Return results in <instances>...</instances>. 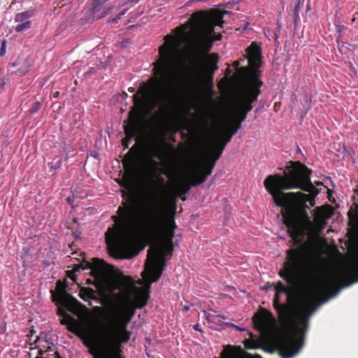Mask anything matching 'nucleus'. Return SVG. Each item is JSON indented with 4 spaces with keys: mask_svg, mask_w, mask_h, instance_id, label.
Wrapping results in <instances>:
<instances>
[{
    "mask_svg": "<svg viewBox=\"0 0 358 358\" xmlns=\"http://www.w3.org/2000/svg\"><path fill=\"white\" fill-rule=\"evenodd\" d=\"M312 169L300 162H289L283 174L268 175L264 180V188L276 206L281 207L282 223L296 248L286 252V261L278 271V276L292 285L307 266L308 248L303 241L307 235L324 229L327 220L331 215L329 205L314 209V219L308 213V202L315 206L319 190L311 181Z\"/></svg>",
    "mask_w": 358,
    "mask_h": 358,
    "instance_id": "f257e3e1",
    "label": "nucleus"
},
{
    "mask_svg": "<svg viewBox=\"0 0 358 358\" xmlns=\"http://www.w3.org/2000/svg\"><path fill=\"white\" fill-rule=\"evenodd\" d=\"M164 38V43L158 50L159 58L152 64L153 76L147 83H142L134 94V106L129 113V123L124 127L126 137L122 140V145L124 148H129V142L138 132L140 107L143 106L151 111L155 106H159L163 113L171 114L179 107L186 93L199 92L206 83L212 84L213 75L218 69V55L208 54L203 69L191 73L190 76L162 93V87L171 78L176 64L179 47L176 36L167 34Z\"/></svg>",
    "mask_w": 358,
    "mask_h": 358,
    "instance_id": "f03ea898",
    "label": "nucleus"
},
{
    "mask_svg": "<svg viewBox=\"0 0 358 358\" xmlns=\"http://www.w3.org/2000/svg\"><path fill=\"white\" fill-rule=\"evenodd\" d=\"M117 215L111 219L115 224L105 233V238L111 256L117 259H129L134 256L128 250V236L135 229L136 222L141 230L148 235L159 234L162 243L157 246L166 249L169 257L173 251V238L177 225L173 216H166L164 206L158 202L150 205L136 217L135 207L128 201L119 206Z\"/></svg>",
    "mask_w": 358,
    "mask_h": 358,
    "instance_id": "7ed1b4c3",
    "label": "nucleus"
},
{
    "mask_svg": "<svg viewBox=\"0 0 358 358\" xmlns=\"http://www.w3.org/2000/svg\"><path fill=\"white\" fill-rule=\"evenodd\" d=\"M340 277L329 274L311 285L307 294L300 296L289 289L287 303L290 310L287 313L286 324H280L282 336L274 339L273 345L282 358H292L303 347L309 327V319L318 306L334 296L339 290Z\"/></svg>",
    "mask_w": 358,
    "mask_h": 358,
    "instance_id": "20e7f679",
    "label": "nucleus"
},
{
    "mask_svg": "<svg viewBox=\"0 0 358 358\" xmlns=\"http://www.w3.org/2000/svg\"><path fill=\"white\" fill-rule=\"evenodd\" d=\"M229 13L227 10H200L192 15L188 21L191 24V35L195 45L200 51L208 53L214 42L222 38V34L215 33V27L222 28L224 15Z\"/></svg>",
    "mask_w": 358,
    "mask_h": 358,
    "instance_id": "39448f33",
    "label": "nucleus"
},
{
    "mask_svg": "<svg viewBox=\"0 0 358 358\" xmlns=\"http://www.w3.org/2000/svg\"><path fill=\"white\" fill-rule=\"evenodd\" d=\"M66 281L58 280L56 282L55 291H51L52 298L57 306V314L61 317L60 323L66 325L69 331L76 333L77 327H79L78 322L68 314L66 310L73 315L81 316L87 313L88 309L85 305L68 293Z\"/></svg>",
    "mask_w": 358,
    "mask_h": 358,
    "instance_id": "423d86ee",
    "label": "nucleus"
},
{
    "mask_svg": "<svg viewBox=\"0 0 358 358\" xmlns=\"http://www.w3.org/2000/svg\"><path fill=\"white\" fill-rule=\"evenodd\" d=\"M263 82L258 79L255 72L251 78L243 85L231 108V116L242 124L247 118V114L252 110V103L257 101L261 94Z\"/></svg>",
    "mask_w": 358,
    "mask_h": 358,
    "instance_id": "0eeeda50",
    "label": "nucleus"
},
{
    "mask_svg": "<svg viewBox=\"0 0 358 358\" xmlns=\"http://www.w3.org/2000/svg\"><path fill=\"white\" fill-rule=\"evenodd\" d=\"M135 315V307L131 303L121 306L117 313L113 326H107L102 332L106 336V341L111 345L121 347L122 343L128 341L131 333L127 331V325Z\"/></svg>",
    "mask_w": 358,
    "mask_h": 358,
    "instance_id": "6e6552de",
    "label": "nucleus"
},
{
    "mask_svg": "<svg viewBox=\"0 0 358 358\" xmlns=\"http://www.w3.org/2000/svg\"><path fill=\"white\" fill-rule=\"evenodd\" d=\"M167 249L155 246L148 250V262L145 270L142 273L143 280L151 285L159 280L166 266Z\"/></svg>",
    "mask_w": 358,
    "mask_h": 358,
    "instance_id": "1a4fd4ad",
    "label": "nucleus"
},
{
    "mask_svg": "<svg viewBox=\"0 0 358 358\" xmlns=\"http://www.w3.org/2000/svg\"><path fill=\"white\" fill-rule=\"evenodd\" d=\"M73 334L82 339L83 343L89 349V353L94 358H108L109 352L120 351V347L113 346L108 343L106 336L103 333L99 338L92 333L84 334L78 326L77 332Z\"/></svg>",
    "mask_w": 358,
    "mask_h": 358,
    "instance_id": "9d476101",
    "label": "nucleus"
},
{
    "mask_svg": "<svg viewBox=\"0 0 358 358\" xmlns=\"http://www.w3.org/2000/svg\"><path fill=\"white\" fill-rule=\"evenodd\" d=\"M234 134L228 128L214 137L209 143L208 152L203 162L209 166L208 173H212L216 162L220 157L222 152L229 142H231V137Z\"/></svg>",
    "mask_w": 358,
    "mask_h": 358,
    "instance_id": "9b49d317",
    "label": "nucleus"
},
{
    "mask_svg": "<svg viewBox=\"0 0 358 358\" xmlns=\"http://www.w3.org/2000/svg\"><path fill=\"white\" fill-rule=\"evenodd\" d=\"M209 166L203 161L196 171L189 179L180 182L176 188V194L183 201L186 199L185 195L189 191L192 186H197L204 182L211 173H208Z\"/></svg>",
    "mask_w": 358,
    "mask_h": 358,
    "instance_id": "f8f14e48",
    "label": "nucleus"
},
{
    "mask_svg": "<svg viewBox=\"0 0 358 358\" xmlns=\"http://www.w3.org/2000/svg\"><path fill=\"white\" fill-rule=\"evenodd\" d=\"M244 58L248 59L250 67L242 66L239 71L243 76H249L248 79L251 78L255 72L259 79L260 71L259 68L261 66L262 48L256 42H252L247 48Z\"/></svg>",
    "mask_w": 358,
    "mask_h": 358,
    "instance_id": "ddd939ff",
    "label": "nucleus"
},
{
    "mask_svg": "<svg viewBox=\"0 0 358 358\" xmlns=\"http://www.w3.org/2000/svg\"><path fill=\"white\" fill-rule=\"evenodd\" d=\"M137 153L138 148L136 145H134L122 159L125 176L123 177V181L119 183L122 187L128 189L131 187V178L137 169Z\"/></svg>",
    "mask_w": 358,
    "mask_h": 358,
    "instance_id": "4468645a",
    "label": "nucleus"
},
{
    "mask_svg": "<svg viewBox=\"0 0 358 358\" xmlns=\"http://www.w3.org/2000/svg\"><path fill=\"white\" fill-rule=\"evenodd\" d=\"M82 255L84 256L83 262L74 265L71 272H78L81 269H90V275L94 278L95 280L100 279L106 270L107 264L98 257H94L92 262L85 261V254L83 253Z\"/></svg>",
    "mask_w": 358,
    "mask_h": 358,
    "instance_id": "2eb2a0df",
    "label": "nucleus"
},
{
    "mask_svg": "<svg viewBox=\"0 0 358 358\" xmlns=\"http://www.w3.org/2000/svg\"><path fill=\"white\" fill-rule=\"evenodd\" d=\"M178 197L179 196L176 194H167L165 192L163 194L160 195L159 196H158L155 199H151V202H150L144 208H146L150 205H154L156 203L160 202L164 206L166 216L173 215V217H175Z\"/></svg>",
    "mask_w": 358,
    "mask_h": 358,
    "instance_id": "dca6fc26",
    "label": "nucleus"
},
{
    "mask_svg": "<svg viewBox=\"0 0 358 358\" xmlns=\"http://www.w3.org/2000/svg\"><path fill=\"white\" fill-rule=\"evenodd\" d=\"M269 320L272 324L276 322L272 313L264 310L262 315H256L253 319L255 329L261 332H270L272 329V326L266 322V320Z\"/></svg>",
    "mask_w": 358,
    "mask_h": 358,
    "instance_id": "f3484780",
    "label": "nucleus"
},
{
    "mask_svg": "<svg viewBox=\"0 0 358 358\" xmlns=\"http://www.w3.org/2000/svg\"><path fill=\"white\" fill-rule=\"evenodd\" d=\"M280 292H275L273 300V306L278 313L280 324H286L287 313L289 312L290 306L289 304L280 303Z\"/></svg>",
    "mask_w": 358,
    "mask_h": 358,
    "instance_id": "a211bd4d",
    "label": "nucleus"
},
{
    "mask_svg": "<svg viewBox=\"0 0 358 358\" xmlns=\"http://www.w3.org/2000/svg\"><path fill=\"white\" fill-rule=\"evenodd\" d=\"M150 185H151V199H155L164 194L167 189V187L165 185V179L161 176L156 175L155 176H151L149 178Z\"/></svg>",
    "mask_w": 358,
    "mask_h": 358,
    "instance_id": "6ab92c4d",
    "label": "nucleus"
},
{
    "mask_svg": "<svg viewBox=\"0 0 358 358\" xmlns=\"http://www.w3.org/2000/svg\"><path fill=\"white\" fill-rule=\"evenodd\" d=\"M164 153L161 148L155 147L151 149L150 152V157L147 160V167L150 172V177L151 176H155L159 170V164L152 159V157H157V159H162L164 157Z\"/></svg>",
    "mask_w": 358,
    "mask_h": 358,
    "instance_id": "aec40b11",
    "label": "nucleus"
},
{
    "mask_svg": "<svg viewBox=\"0 0 358 358\" xmlns=\"http://www.w3.org/2000/svg\"><path fill=\"white\" fill-rule=\"evenodd\" d=\"M150 285L147 283V287L139 289L136 291L134 294V301L130 302L135 307V310L136 308H141L147 305L150 298Z\"/></svg>",
    "mask_w": 358,
    "mask_h": 358,
    "instance_id": "412c9836",
    "label": "nucleus"
},
{
    "mask_svg": "<svg viewBox=\"0 0 358 358\" xmlns=\"http://www.w3.org/2000/svg\"><path fill=\"white\" fill-rule=\"evenodd\" d=\"M108 0H93L92 14L94 18L99 19L107 15L113 7L104 6V3Z\"/></svg>",
    "mask_w": 358,
    "mask_h": 358,
    "instance_id": "4be33fe9",
    "label": "nucleus"
},
{
    "mask_svg": "<svg viewBox=\"0 0 358 358\" xmlns=\"http://www.w3.org/2000/svg\"><path fill=\"white\" fill-rule=\"evenodd\" d=\"M241 351V347L233 348L231 345H227L222 351L220 358H238L239 352Z\"/></svg>",
    "mask_w": 358,
    "mask_h": 358,
    "instance_id": "5701e85b",
    "label": "nucleus"
},
{
    "mask_svg": "<svg viewBox=\"0 0 358 358\" xmlns=\"http://www.w3.org/2000/svg\"><path fill=\"white\" fill-rule=\"evenodd\" d=\"M79 296L85 301L94 299H95L94 290L90 287H82L80 290Z\"/></svg>",
    "mask_w": 358,
    "mask_h": 358,
    "instance_id": "b1692460",
    "label": "nucleus"
},
{
    "mask_svg": "<svg viewBox=\"0 0 358 358\" xmlns=\"http://www.w3.org/2000/svg\"><path fill=\"white\" fill-rule=\"evenodd\" d=\"M204 315L206 316V320L212 323L217 324L221 321V319L225 320L226 317L220 315H216L215 313H208L207 311H204Z\"/></svg>",
    "mask_w": 358,
    "mask_h": 358,
    "instance_id": "393cba45",
    "label": "nucleus"
},
{
    "mask_svg": "<svg viewBox=\"0 0 358 358\" xmlns=\"http://www.w3.org/2000/svg\"><path fill=\"white\" fill-rule=\"evenodd\" d=\"M241 127L242 124L231 116V121L229 125L227 127L229 130L231 131L233 134H235L241 128Z\"/></svg>",
    "mask_w": 358,
    "mask_h": 358,
    "instance_id": "a878e982",
    "label": "nucleus"
},
{
    "mask_svg": "<svg viewBox=\"0 0 358 358\" xmlns=\"http://www.w3.org/2000/svg\"><path fill=\"white\" fill-rule=\"evenodd\" d=\"M31 24L30 20H25L20 22L19 24L15 27V30L17 32H22L24 30L29 29L31 27Z\"/></svg>",
    "mask_w": 358,
    "mask_h": 358,
    "instance_id": "bb28decb",
    "label": "nucleus"
},
{
    "mask_svg": "<svg viewBox=\"0 0 358 358\" xmlns=\"http://www.w3.org/2000/svg\"><path fill=\"white\" fill-rule=\"evenodd\" d=\"M275 291L278 293H288L289 287H286L281 281H278L276 285L274 284Z\"/></svg>",
    "mask_w": 358,
    "mask_h": 358,
    "instance_id": "cd10ccee",
    "label": "nucleus"
},
{
    "mask_svg": "<svg viewBox=\"0 0 358 358\" xmlns=\"http://www.w3.org/2000/svg\"><path fill=\"white\" fill-rule=\"evenodd\" d=\"M358 282V260L356 262L352 271V280L344 284L343 286H348L353 282Z\"/></svg>",
    "mask_w": 358,
    "mask_h": 358,
    "instance_id": "c85d7f7f",
    "label": "nucleus"
},
{
    "mask_svg": "<svg viewBox=\"0 0 358 358\" xmlns=\"http://www.w3.org/2000/svg\"><path fill=\"white\" fill-rule=\"evenodd\" d=\"M30 17V14L28 12H23L21 13H18L15 15V20L16 22H22L25 20H29Z\"/></svg>",
    "mask_w": 358,
    "mask_h": 358,
    "instance_id": "c756f323",
    "label": "nucleus"
},
{
    "mask_svg": "<svg viewBox=\"0 0 358 358\" xmlns=\"http://www.w3.org/2000/svg\"><path fill=\"white\" fill-rule=\"evenodd\" d=\"M357 207L358 206L357 205L356 209L355 210V212H354V214H352V210H350L348 213V216L350 222H355V223L358 222V208H357Z\"/></svg>",
    "mask_w": 358,
    "mask_h": 358,
    "instance_id": "7c9ffc66",
    "label": "nucleus"
},
{
    "mask_svg": "<svg viewBox=\"0 0 358 358\" xmlns=\"http://www.w3.org/2000/svg\"><path fill=\"white\" fill-rule=\"evenodd\" d=\"M127 12V9L123 10L122 11L119 13L117 15L116 17H113L112 19H110L109 22H111V23H116V22H117L119 19H120L122 16H123L124 14H126Z\"/></svg>",
    "mask_w": 358,
    "mask_h": 358,
    "instance_id": "2f4dec72",
    "label": "nucleus"
},
{
    "mask_svg": "<svg viewBox=\"0 0 358 358\" xmlns=\"http://www.w3.org/2000/svg\"><path fill=\"white\" fill-rule=\"evenodd\" d=\"M41 107V103L38 101L34 102L29 109L31 113L34 114L38 112Z\"/></svg>",
    "mask_w": 358,
    "mask_h": 358,
    "instance_id": "473e14b6",
    "label": "nucleus"
},
{
    "mask_svg": "<svg viewBox=\"0 0 358 358\" xmlns=\"http://www.w3.org/2000/svg\"><path fill=\"white\" fill-rule=\"evenodd\" d=\"M6 53V39H3L1 42V47L0 49V57L4 56Z\"/></svg>",
    "mask_w": 358,
    "mask_h": 358,
    "instance_id": "72a5a7b5",
    "label": "nucleus"
},
{
    "mask_svg": "<svg viewBox=\"0 0 358 358\" xmlns=\"http://www.w3.org/2000/svg\"><path fill=\"white\" fill-rule=\"evenodd\" d=\"M240 64H241V62H240V61H239V60H236V61H235V62L233 63V66H234L235 68H236V69H237V71H238V72L239 73V74H240L241 76L246 77V80H245V81L244 82V83L243 84V85H244V84L246 83V81L248 80V77H249V76H243V75H242V74L241 73V72L239 71V69L241 68V67H239Z\"/></svg>",
    "mask_w": 358,
    "mask_h": 358,
    "instance_id": "f704fd0d",
    "label": "nucleus"
},
{
    "mask_svg": "<svg viewBox=\"0 0 358 358\" xmlns=\"http://www.w3.org/2000/svg\"><path fill=\"white\" fill-rule=\"evenodd\" d=\"M245 346L248 349H253L255 348L254 343L251 341L246 340L245 341Z\"/></svg>",
    "mask_w": 358,
    "mask_h": 358,
    "instance_id": "c9c22d12",
    "label": "nucleus"
},
{
    "mask_svg": "<svg viewBox=\"0 0 358 358\" xmlns=\"http://www.w3.org/2000/svg\"><path fill=\"white\" fill-rule=\"evenodd\" d=\"M61 164H62L61 161H57L55 164H54V162H52L50 168H51V169H53L55 171L57 169H59L60 167Z\"/></svg>",
    "mask_w": 358,
    "mask_h": 358,
    "instance_id": "e433bc0d",
    "label": "nucleus"
},
{
    "mask_svg": "<svg viewBox=\"0 0 358 358\" xmlns=\"http://www.w3.org/2000/svg\"><path fill=\"white\" fill-rule=\"evenodd\" d=\"M44 353V351L42 350H40L38 352V355L36 358H46L45 357H43V355Z\"/></svg>",
    "mask_w": 358,
    "mask_h": 358,
    "instance_id": "4c0bfd02",
    "label": "nucleus"
},
{
    "mask_svg": "<svg viewBox=\"0 0 358 358\" xmlns=\"http://www.w3.org/2000/svg\"><path fill=\"white\" fill-rule=\"evenodd\" d=\"M272 287H274V283H269V282H267V283L264 285V289H270V288H271Z\"/></svg>",
    "mask_w": 358,
    "mask_h": 358,
    "instance_id": "58836bf2",
    "label": "nucleus"
},
{
    "mask_svg": "<svg viewBox=\"0 0 358 358\" xmlns=\"http://www.w3.org/2000/svg\"><path fill=\"white\" fill-rule=\"evenodd\" d=\"M72 235L76 239H79L80 238V234L79 232H73Z\"/></svg>",
    "mask_w": 358,
    "mask_h": 358,
    "instance_id": "ea45409f",
    "label": "nucleus"
},
{
    "mask_svg": "<svg viewBox=\"0 0 358 358\" xmlns=\"http://www.w3.org/2000/svg\"><path fill=\"white\" fill-rule=\"evenodd\" d=\"M187 29V26L184 25L183 27H178L176 28L175 31H181L182 29L185 30Z\"/></svg>",
    "mask_w": 358,
    "mask_h": 358,
    "instance_id": "a19ab883",
    "label": "nucleus"
},
{
    "mask_svg": "<svg viewBox=\"0 0 358 358\" xmlns=\"http://www.w3.org/2000/svg\"><path fill=\"white\" fill-rule=\"evenodd\" d=\"M69 278L71 280H73L74 282H76V275H75V274H74V273H73V274L69 273Z\"/></svg>",
    "mask_w": 358,
    "mask_h": 358,
    "instance_id": "79ce46f5",
    "label": "nucleus"
},
{
    "mask_svg": "<svg viewBox=\"0 0 358 358\" xmlns=\"http://www.w3.org/2000/svg\"><path fill=\"white\" fill-rule=\"evenodd\" d=\"M194 329L199 331H201L199 323L194 325Z\"/></svg>",
    "mask_w": 358,
    "mask_h": 358,
    "instance_id": "37998d69",
    "label": "nucleus"
},
{
    "mask_svg": "<svg viewBox=\"0 0 358 358\" xmlns=\"http://www.w3.org/2000/svg\"><path fill=\"white\" fill-rule=\"evenodd\" d=\"M94 310L96 312H102L103 309H101V307L100 306H96L94 308Z\"/></svg>",
    "mask_w": 358,
    "mask_h": 358,
    "instance_id": "c03bdc74",
    "label": "nucleus"
},
{
    "mask_svg": "<svg viewBox=\"0 0 358 358\" xmlns=\"http://www.w3.org/2000/svg\"><path fill=\"white\" fill-rule=\"evenodd\" d=\"M182 310H183L184 313H186L189 311V307L188 306H184Z\"/></svg>",
    "mask_w": 358,
    "mask_h": 358,
    "instance_id": "a18cd8bd",
    "label": "nucleus"
},
{
    "mask_svg": "<svg viewBox=\"0 0 358 358\" xmlns=\"http://www.w3.org/2000/svg\"><path fill=\"white\" fill-rule=\"evenodd\" d=\"M140 0H127L125 3H137Z\"/></svg>",
    "mask_w": 358,
    "mask_h": 358,
    "instance_id": "49530a36",
    "label": "nucleus"
},
{
    "mask_svg": "<svg viewBox=\"0 0 358 358\" xmlns=\"http://www.w3.org/2000/svg\"><path fill=\"white\" fill-rule=\"evenodd\" d=\"M55 358H63L58 352H55Z\"/></svg>",
    "mask_w": 358,
    "mask_h": 358,
    "instance_id": "de8ad7c7",
    "label": "nucleus"
},
{
    "mask_svg": "<svg viewBox=\"0 0 358 358\" xmlns=\"http://www.w3.org/2000/svg\"><path fill=\"white\" fill-rule=\"evenodd\" d=\"M278 108H279V103H275V105H274V110L275 111H277L278 110Z\"/></svg>",
    "mask_w": 358,
    "mask_h": 358,
    "instance_id": "09e8293b",
    "label": "nucleus"
},
{
    "mask_svg": "<svg viewBox=\"0 0 358 358\" xmlns=\"http://www.w3.org/2000/svg\"><path fill=\"white\" fill-rule=\"evenodd\" d=\"M208 1V0H191V1H189L187 3H190L191 2H195V1Z\"/></svg>",
    "mask_w": 358,
    "mask_h": 358,
    "instance_id": "8fccbe9b",
    "label": "nucleus"
},
{
    "mask_svg": "<svg viewBox=\"0 0 358 358\" xmlns=\"http://www.w3.org/2000/svg\"><path fill=\"white\" fill-rule=\"evenodd\" d=\"M129 90L130 92H134L135 89H134V87H129Z\"/></svg>",
    "mask_w": 358,
    "mask_h": 358,
    "instance_id": "3c124183",
    "label": "nucleus"
},
{
    "mask_svg": "<svg viewBox=\"0 0 358 358\" xmlns=\"http://www.w3.org/2000/svg\"><path fill=\"white\" fill-rule=\"evenodd\" d=\"M248 22H246V23H245V27H244V28H243V29H246V28H247V27H248Z\"/></svg>",
    "mask_w": 358,
    "mask_h": 358,
    "instance_id": "603ef678",
    "label": "nucleus"
},
{
    "mask_svg": "<svg viewBox=\"0 0 358 358\" xmlns=\"http://www.w3.org/2000/svg\"><path fill=\"white\" fill-rule=\"evenodd\" d=\"M126 195H127L126 192H123L122 197H125Z\"/></svg>",
    "mask_w": 358,
    "mask_h": 358,
    "instance_id": "864d4df0",
    "label": "nucleus"
},
{
    "mask_svg": "<svg viewBox=\"0 0 358 358\" xmlns=\"http://www.w3.org/2000/svg\"><path fill=\"white\" fill-rule=\"evenodd\" d=\"M69 247L71 249H72L73 244H71V245H69Z\"/></svg>",
    "mask_w": 358,
    "mask_h": 358,
    "instance_id": "5fc2aeb1",
    "label": "nucleus"
},
{
    "mask_svg": "<svg viewBox=\"0 0 358 358\" xmlns=\"http://www.w3.org/2000/svg\"><path fill=\"white\" fill-rule=\"evenodd\" d=\"M87 284H90V283H91V282H90V280H87Z\"/></svg>",
    "mask_w": 358,
    "mask_h": 358,
    "instance_id": "6e6d98bb",
    "label": "nucleus"
},
{
    "mask_svg": "<svg viewBox=\"0 0 358 358\" xmlns=\"http://www.w3.org/2000/svg\"><path fill=\"white\" fill-rule=\"evenodd\" d=\"M58 94H59L58 92H56L55 94V96H57Z\"/></svg>",
    "mask_w": 358,
    "mask_h": 358,
    "instance_id": "4d7b16f0",
    "label": "nucleus"
},
{
    "mask_svg": "<svg viewBox=\"0 0 358 358\" xmlns=\"http://www.w3.org/2000/svg\"><path fill=\"white\" fill-rule=\"evenodd\" d=\"M58 94H59L58 92H56L55 94V96H57Z\"/></svg>",
    "mask_w": 358,
    "mask_h": 358,
    "instance_id": "13d9d810",
    "label": "nucleus"
},
{
    "mask_svg": "<svg viewBox=\"0 0 358 358\" xmlns=\"http://www.w3.org/2000/svg\"><path fill=\"white\" fill-rule=\"evenodd\" d=\"M68 201L70 202L71 201V199L70 198H68Z\"/></svg>",
    "mask_w": 358,
    "mask_h": 358,
    "instance_id": "bf43d9fd",
    "label": "nucleus"
},
{
    "mask_svg": "<svg viewBox=\"0 0 358 358\" xmlns=\"http://www.w3.org/2000/svg\"><path fill=\"white\" fill-rule=\"evenodd\" d=\"M115 358H121V357H115Z\"/></svg>",
    "mask_w": 358,
    "mask_h": 358,
    "instance_id": "052dcab7",
    "label": "nucleus"
},
{
    "mask_svg": "<svg viewBox=\"0 0 358 358\" xmlns=\"http://www.w3.org/2000/svg\"><path fill=\"white\" fill-rule=\"evenodd\" d=\"M357 195H358V193H357Z\"/></svg>",
    "mask_w": 358,
    "mask_h": 358,
    "instance_id": "680f3d73",
    "label": "nucleus"
}]
</instances>
